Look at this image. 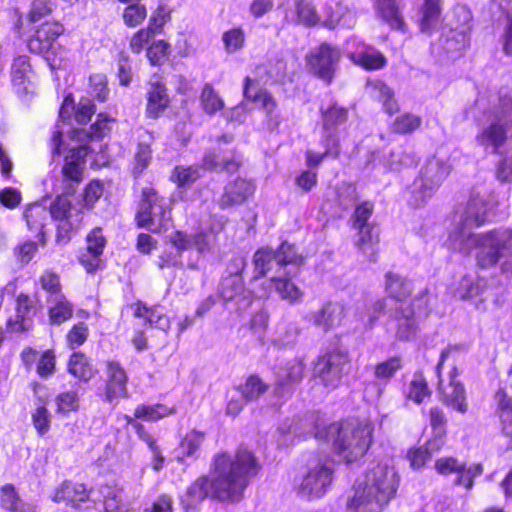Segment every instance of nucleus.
I'll list each match as a JSON object with an SVG mask.
<instances>
[{"label":"nucleus","mask_w":512,"mask_h":512,"mask_svg":"<svg viewBox=\"0 0 512 512\" xmlns=\"http://www.w3.org/2000/svg\"><path fill=\"white\" fill-rule=\"evenodd\" d=\"M261 466L254 453L240 446L234 455L220 452L214 455L211 464V476L197 478L182 496L185 508L196 507L210 497L219 501L239 502L251 478L255 477Z\"/></svg>","instance_id":"nucleus-1"},{"label":"nucleus","mask_w":512,"mask_h":512,"mask_svg":"<svg viewBox=\"0 0 512 512\" xmlns=\"http://www.w3.org/2000/svg\"><path fill=\"white\" fill-rule=\"evenodd\" d=\"M114 119L107 114L100 113L97 120L89 127L79 128L73 131V138L82 142L78 147L70 149L64 160L62 167V191L51 203L50 217L55 220H69L71 216V202L66 197L72 195L83 180L85 168V159L93 153L96 148L94 141H99L111 130V124Z\"/></svg>","instance_id":"nucleus-2"},{"label":"nucleus","mask_w":512,"mask_h":512,"mask_svg":"<svg viewBox=\"0 0 512 512\" xmlns=\"http://www.w3.org/2000/svg\"><path fill=\"white\" fill-rule=\"evenodd\" d=\"M473 228L459 220L449 233L448 248L465 256L478 248L476 262L480 268L499 265L503 273L512 272V228L501 227L480 234L474 233Z\"/></svg>","instance_id":"nucleus-3"},{"label":"nucleus","mask_w":512,"mask_h":512,"mask_svg":"<svg viewBox=\"0 0 512 512\" xmlns=\"http://www.w3.org/2000/svg\"><path fill=\"white\" fill-rule=\"evenodd\" d=\"M397 488L395 470L378 464L355 481L352 495L346 501V512H382L395 496Z\"/></svg>","instance_id":"nucleus-4"},{"label":"nucleus","mask_w":512,"mask_h":512,"mask_svg":"<svg viewBox=\"0 0 512 512\" xmlns=\"http://www.w3.org/2000/svg\"><path fill=\"white\" fill-rule=\"evenodd\" d=\"M372 428L358 420L334 422L319 430L316 437L333 443L334 449L347 463L356 461L368 450L371 443Z\"/></svg>","instance_id":"nucleus-5"},{"label":"nucleus","mask_w":512,"mask_h":512,"mask_svg":"<svg viewBox=\"0 0 512 512\" xmlns=\"http://www.w3.org/2000/svg\"><path fill=\"white\" fill-rule=\"evenodd\" d=\"M450 171L451 165L447 157L434 155L427 159L410 187L409 205L414 208L422 207L439 189Z\"/></svg>","instance_id":"nucleus-6"},{"label":"nucleus","mask_w":512,"mask_h":512,"mask_svg":"<svg viewBox=\"0 0 512 512\" xmlns=\"http://www.w3.org/2000/svg\"><path fill=\"white\" fill-rule=\"evenodd\" d=\"M303 263V257L299 255L294 245L283 242L276 250L272 248H260L253 255V275L251 282L265 277L270 271L278 272L281 268L291 265L299 267Z\"/></svg>","instance_id":"nucleus-7"},{"label":"nucleus","mask_w":512,"mask_h":512,"mask_svg":"<svg viewBox=\"0 0 512 512\" xmlns=\"http://www.w3.org/2000/svg\"><path fill=\"white\" fill-rule=\"evenodd\" d=\"M136 219L138 226L156 233L168 226L171 213L163 197L152 188H144Z\"/></svg>","instance_id":"nucleus-8"},{"label":"nucleus","mask_w":512,"mask_h":512,"mask_svg":"<svg viewBox=\"0 0 512 512\" xmlns=\"http://www.w3.org/2000/svg\"><path fill=\"white\" fill-rule=\"evenodd\" d=\"M334 462L325 458L308 467L300 483L297 485V493L307 499L322 497L333 480Z\"/></svg>","instance_id":"nucleus-9"},{"label":"nucleus","mask_w":512,"mask_h":512,"mask_svg":"<svg viewBox=\"0 0 512 512\" xmlns=\"http://www.w3.org/2000/svg\"><path fill=\"white\" fill-rule=\"evenodd\" d=\"M305 59L308 71L329 85L341 60V51L338 47L324 42L311 49Z\"/></svg>","instance_id":"nucleus-10"},{"label":"nucleus","mask_w":512,"mask_h":512,"mask_svg":"<svg viewBox=\"0 0 512 512\" xmlns=\"http://www.w3.org/2000/svg\"><path fill=\"white\" fill-rule=\"evenodd\" d=\"M350 368L347 353L335 350L319 357L314 366V375L329 389H335Z\"/></svg>","instance_id":"nucleus-11"},{"label":"nucleus","mask_w":512,"mask_h":512,"mask_svg":"<svg viewBox=\"0 0 512 512\" xmlns=\"http://www.w3.org/2000/svg\"><path fill=\"white\" fill-rule=\"evenodd\" d=\"M232 140L231 135H222L218 139L217 147L205 151L201 160V168L213 172H236L242 165V156L233 148L228 149L221 146L222 141L231 143Z\"/></svg>","instance_id":"nucleus-12"},{"label":"nucleus","mask_w":512,"mask_h":512,"mask_svg":"<svg viewBox=\"0 0 512 512\" xmlns=\"http://www.w3.org/2000/svg\"><path fill=\"white\" fill-rule=\"evenodd\" d=\"M435 469L440 475L456 474L454 484L464 486L467 490L472 489L474 479L483 473V466L480 463L469 467L454 457H442L436 460Z\"/></svg>","instance_id":"nucleus-13"},{"label":"nucleus","mask_w":512,"mask_h":512,"mask_svg":"<svg viewBox=\"0 0 512 512\" xmlns=\"http://www.w3.org/2000/svg\"><path fill=\"white\" fill-rule=\"evenodd\" d=\"M304 364L300 359H292L276 372L274 395L280 399H287L293 393V387L303 379Z\"/></svg>","instance_id":"nucleus-14"},{"label":"nucleus","mask_w":512,"mask_h":512,"mask_svg":"<svg viewBox=\"0 0 512 512\" xmlns=\"http://www.w3.org/2000/svg\"><path fill=\"white\" fill-rule=\"evenodd\" d=\"M128 376L124 368L117 361H108L106 364V387L104 400L113 404L119 398L128 396Z\"/></svg>","instance_id":"nucleus-15"},{"label":"nucleus","mask_w":512,"mask_h":512,"mask_svg":"<svg viewBox=\"0 0 512 512\" xmlns=\"http://www.w3.org/2000/svg\"><path fill=\"white\" fill-rule=\"evenodd\" d=\"M219 296L225 302L236 300L238 309H246L252 303V293L245 289L241 276L223 275L219 285Z\"/></svg>","instance_id":"nucleus-16"},{"label":"nucleus","mask_w":512,"mask_h":512,"mask_svg":"<svg viewBox=\"0 0 512 512\" xmlns=\"http://www.w3.org/2000/svg\"><path fill=\"white\" fill-rule=\"evenodd\" d=\"M168 238L169 242L178 253H182L192 248H195L199 254H205L212 250L211 237L204 231H198L193 234H188L183 231H175L169 235Z\"/></svg>","instance_id":"nucleus-17"},{"label":"nucleus","mask_w":512,"mask_h":512,"mask_svg":"<svg viewBox=\"0 0 512 512\" xmlns=\"http://www.w3.org/2000/svg\"><path fill=\"white\" fill-rule=\"evenodd\" d=\"M253 192V183L238 177L225 185L223 193L215 202L220 209L225 210L242 204Z\"/></svg>","instance_id":"nucleus-18"},{"label":"nucleus","mask_w":512,"mask_h":512,"mask_svg":"<svg viewBox=\"0 0 512 512\" xmlns=\"http://www.w3.org/2000/svg\"><path fill=\"white\" fill-rule=\"evenodd\" d=\"M401 368L402 360L398 356L390 357L389 359L376 364L373 367V375L376 380L367 383L365 392L368 393L371 388L375 392L374 397L379 399L384 390L383 384H387Z\"/></svg>","instance_id":"nucleus-19"},{"label":"nucleus","mask_w":512,"mask_h":512,"mask_svg":"<svg viewBox=\"0 0 512 512\" xmlns=\"http://www.w3.org/2000/svg\"><path fill=\"white\" fill-rule=\"evenodd\" d=\"M87 253L79 257L80 263L85 267L87 272H94L99 265L100 256L106 244V240L102 234L101 228L93 229L86 238Z\"/></svg>","instance_id":"nucleus-20"},{"label":"nucleus","mask_w":512,"mask_h":512,"mask_svg":"<svg viewBox=\"0 0 512 512\" xmlns=\"http://www.w3.org/2000/svg\"><path fill=\"white\" fill-rule=\"evenodd\" d=\"M169 104L170 97L165 84L158 80L150 82L147 89V117L157 119L168 108Z\"/></svg>","instance_id":"nucleus-21"},{"label":"nucleus","mask_w":512,"mask_h":512,"mask_svg":"<svg viewBox=\"0 0 512 512\" xmlns=\"http://www.w3.org/2000/svg\"><path fill=\"white\" fill-rule=\"evenodd\" d=\"M63 30V26L57 22L44 23L28 42L30 51L38 54L48 52Z\"/></svg>","instance_id":"nucleus-22"},{"label":"nucleus","mask_w":512,"mask_h":512,"mask_svg":"<svg viewBox=\"0 0 512 512\" xmlns=\"http://www.w3.org/2000/svg\"><path fill=\"white\" fill-rule=\"evenodd\" d=\"M345 316V308L338 302H328L322 308L311 314L310 319L313 324L323 331L338 326Z\"/></svg>","instance_id":"nucleus-23"},{"label":"nucleus","mask_w":512,"mask_h":512,"mask_svg":"<svg viewBox=\"0 0 512 512\" xmlns=\"http://www.w3.org/2000/svg\"><path fill=\"white\" fill-rule=\"evenodd\" d=\"M402 0H376V14L392 29L404 32L406 23L402 14Z\"/></svg>","instance_id":"nucleus-24"},{"label":"nucleus","mask_w":512,"mask_h":512,"mask_svg":"<svg viewBox=\"0 0 512 512\" xmlns=\"http://www.w3.org/2000/svg\"><path fill=\"white\" fill-rule=\"evenodd\" d=\"M506 125L498 114L494 115L493 121L477 136V141L482 146H492L494 153H498V149L507 139Z\"/></svg>","instance_id":"nucleus-25"},{"label":"nucleus","mask_w":512,"mask_h":512,"mask_svg":"<svg viewBox=\"0 0 512 512\" xmlns=\"http://www.w3.org/2000/svg\"><path fill=\"white\" fill-rule=\"evenodd\" d=\"M456 368L450 373L451 381L449 385L442 389L441 384L439 389L442 391V400L445 404L452 406L458 412L464 414L467 412L466 391L462 383L455 379Z\"/></svg>","instance_id":"nucleus-26"},{"label":"nucleus","mask_w":512,"mask_h":512,"mask_svg":"<svg viewBox=\"0 0 512 512\" xmlns=\"http://www.w3.org/2000/svg\"><path fill=\"white\" fill-rule=\"evenodd\" d=\"M397 321L396 337L400 340H410L416 335L417 322L415 311L411 304H401L395 309Z\"/></svg>","instance_id":"nucleus-27"},{"label":"nucleus","mask_w":512,"mask_h":512,"mask_svg":"<svg viewBox=\"0 0 512 512\" xmlns=\"http://www.w3.org/2000/svg\"><path fill=\"white\" fill-rule=\"evenodd\" d=\"M251 88H257V81L250 77L245 78L244 84V96L246 99L252 102H259L261 107L265 110L267 117L270 121H274L278 124V119L275 114L277 103L275 98L267 90H258L254 94H251Z\"/></svg>","instance_id":"nucleus-28"},{"label":"nucleus","mask_w":512,"mask_h":512,"mask_svg":"<svg viewBox=\"0 0 512 512\" xmlns=\"http://www.w3.org/2000/svg\"><path fill=\"white\" fill-rule=\"evenodd\" d=\"M88 499L86 487L80 483L64 481L59 488L55 490L53 500L55 502H64L67 505L78 507L80 502Z\"/></svg>","instance_id":"nucleus-29"},{"label":"nucleus","mask_w":512,"mask_h":512,"mask_svg":"<svg viewBox=\"0 0 512 512\" xmlns=\"http://www.w3.org/2000/svg\"><path fill=\"white\" fill-rule=\"evenodd\" d=\"M486 218L487 204L485 200L480 196H472L460 214L459 220L464 224L478 227L485 223Z\"/></svg>","instance_id":"nucleus-30"},{"label":"nucleus","mask_w":512,"mask_h":512,"mask_svg":"<svg viewBox=\"0 0 512 512\" xmlns=\"http://www.w3.org/2000/svg\"><path fill=\"white\" fill-rule=\"evenodd\" d=\"M23 216L28 229L40 236V241L44 244V227L46 221L50 218L48 209L39 203H34L25 209Z\"/></svg>","instance_id":"nucleus-31"},{"label":"nucleus","mask_w":512,"mask_h":512,"mask_svg":"<svg viewBox=\"0 0 512 512\" xmlns=\"http://www.w3.org/2000/svg\"><path fill=\"white\" fill-rule=\"evenodd\" d=\"M0 506L6 512H35L32 505L20 498L12 484L0 488Z\"/></svg>","instance_id":"nucleus-32"},{"label":"nucleus","mask_w":512,"mask_h":512,"mask_svg":"<svg viewBox=\"0 0 512 512\" xmlns=\"http://www.w3.org/2000/svg\"><path fill=\"white\" fill-rule=\"evenodd\" d=\"M354 229L358 231L356 246L371 262H376L377 251L374 246L378 242V229L372 224L363 225V227H356Z\"/></svg>","instance_id":"nucleus-33"},{"label":"nucleus","mask_w":512,"mask_h":512,"mask_svg":"<svg viewBox=\"0 0 512 512\" xmlns=\"http://www.w3.org/2000/svg\"><path fill=\"white\" fill-rule=\"evenodd\" d=\"M349 58L366 70H378L386 65L385 56L375 48L369 46L361 51L350 53Z\"/></svg>","instance_id":"nucleus-34"},{"label":"nucleus","mask_w":512,"mask_h":512,"mask_svg":"<svg viewBox=\"0 0 512 512\" xmlns=\"http://www.w3.org/2000/svg\"><path fill=\"white\" fill-rule=\"evenodd\" d=\"M49 321L53 325H60L69 320L73 315V307L63 294H57L49 298Z\"/></svg>","instance_id":"nucleus-35"},{"label":"nucleus","mask_w":512,"mask_h":512,"mask_svg":"<svg viewBox=\"0 0 512 512\" xmlns=\"http://www.w3.org/2000/svg\"><path fill=\"white\" fill-rule=\"evenodd\" d=\"M297 268L292 266L284 276H274L271 281L274 282L276 291L280 294L283 299H287L290 302H295L300 299L302 293L299 288L290 280V277L296 274Z\"/></svg>","instance_id":"nucleus-36"},{"label":"nucleus","mask_w":512,"mask_h":512,"mask_svg":"<svg viewBox=\"0 0 512 512\" xmlns=\"http://www.w3.org/2000/svg\"><path fill=\"white\" fill-rule=\"evenodd\" d=\"M385 279V288L390 297L402 301L411 294L412 283L410 280L393 272L386 273Z\"/></svg>","instance_id":"nucleus-37"},{"label":"nucleus","mask_w":512,"mask_h":512,"mask_svg":"<svg viewBox=\"0 0 512 512\" xmlns=\"http://www.w3.org/2000/svg\"><path fill=\"white\" fill-rule=\"evenodd\" d=\"M442 0H424L421 12L420 29L424 33H430L438 24L441 15Z\"/></svg>","instance_id":"nucleus-38"},{"label":"nucleus","mask_w":512,"mask_h":512,"mask_svg":"<svg viewBox=\"0 0 512 512\" xmlns=\"http://www.w3.org/2000/svg\"><path fill=\"white\" fill-rule=\"evenodd\" d=\"M68 371L74 377L82 381H88L94 376L93 366L90 364L88 358L80 352H75L71 355L68 363Z\"/></svg>","instance_id":"nucleus-39"},{"label":"nucleus","mask_w":512,"mask_h":512,"mask_svg":"<svg viewBox=\"0 0 512 512\" xmlns=\"http://www.w3.org/2000/svg\"><path fill=\"white\" fill-rule=\"evenodd\" d=\"M431 395L427 380L422 372H415L409 383L406 397L416 404H421L426 397Z\"/></svg>","instance_id":"nucleus-40"},{"label":"nucleus","mask_w":512,"mask_h":512,"mask_svg":"<svg viewBox=\"0 0 512 512\" xmlns=\"http://www.w3.org/2000/svg\"><path fill=\"white\" fill-rule=\"evenodd\" d=\"M269 388V385L262 381L257 375H251L244 384L239 387L242 398L245 402L257 400Z\"/></svg>","instance_id":"nucleus-41"},{"label":"nucleus","mask_w":512,"mask_h":512,"mask_svg":"<svg viewBox=\"0 0 512 512\" xmlns=\"http://www.w3.org/2000/svg\"><path fill=\"white\" fill-rule=\"evenodd\" d=\"M32 75V67L28 56L21 55L13 60L11 66L12 82L16 86H22L30 81Z\"/></svg>","instance_id":"nucleus-42"},{"label":"nucleus","mask_w":512,"mask_h":512,"mask_svg":"<svg viewBox=\"0 0 512 512\" xmlns=\"http://www.w3.org/2000/svg\"><path fill=\"white\" fill-rule=\"evenodd\" d=\"M348 110L336 104L322 111L323 130L337 132V127L346 122Z\"/></svg>","instance_id":"nucleus-43"},{"label":"nucleus","mask_w":512,"mask_h":512,"mask_svg":"<svg viewBox=\"0 0 512 512\" xmlns=\"http://www.w3.org/2000/svg\"><path fill=\"white\" fill-rule=\"evenodd\" d=\"M173 408H167L162 404L138 405L134 411V417L147 421H157L167 415L173 414Z\"/></svg>","instance_id":"nucleus-44"},{"label":"nucleus","mask_w":512,"mask_h":512,"mask_svg":"<svg viewBox=\"0 0 512 512\" xmlns=\"http://www.w3.org/2000/svg\"><path fill=\"white\" fill-rule=\"evenodd\" d=\"M421 123V117L412 113H404L395 118L391 129L397 134H409L418 129Z\"/></svg>","instance_id":"nucleus-45"},{"label":"nucleus","mask_w":512,"mask_h":512,"mask_svg":"<svg viewBox=\"0 0 512 512\" xmlns=\"http://www.w3.org/2000/svg\"><path fill=\"white\" fill-rule=\"evenodd\" d=\"M295 10L298 23L305 26H314L319 23V16L313 4L308 0H297Z\"/></svg>","instance_id":"nucleus-46"},{"label":"nucleus","mask_w":512,"mask_h":512,"mask_svg":"<svg viewBox=\"0 0 512 512\" xmlns=\"http://www.w3.org/2000/svg\"><path fill=\"white\" fill-rule=\"evenodd\" d=\"M201 104L207 114L213 115L224 106L222 98L215 92L211 84L204 85L201 93Z\"/></svg>","instance_id":"nucleus-47"},{"label":"nucleus","mask_w":512,"mask_h":512,"mask_svg":"<svg viewBox=\"0 0 512 512\" xmlns=\"http://www.w3.org/2000/svg\"><path fill=\"white\" fill-rule=\"evenodd\" d=\"M374 88L378 93L379 100L382 102L384 111L389 115L397 113L399 111V105L394 99L392 89L383 82H378Z\"/></svg>","instance_id":"nucleus-48"},{"label":"nucleus","mask_w":512,"mask_h":512,"mask_svg":"<svg viewBox=\"0 0 512 512\" xmlns=\"http://www.w3.org/2000/svg\"><path fill=\"white\" fill-rule=\"evenodd\" d=\"M386 161L391 170H400L403 166L408 167L416 164L415 156L405 153L401 147L391 150Z\"/></svg>","instance_id":"nucleus-49"},{"label":"nucleus","mask_w":512,"mask_h":512,"mask_svg":"<svg viewBox=\"0 0 512 512\" xmlns=\"http://www.w3.org/2000/svg\"><path fill=\"white\" fill-rule=\"evenodd\" d=\"M204 438L205 434L197 430H193L190 433H188L180 443V448L182 450L183 456H195L196 452L202 445Z\"/></svg>","instance_id":"nucleus-50"},{"label":"nucleus","mask_w":512,"mask_h":512,"mask_svg":"<svg viewBox=\"0 0 512 512\" xmlns=\"http://www.w3.org/2000/svg\"><path fill=\"white\" fill-rule=\"evenodd\" d=\"M123 12V21L129 27H136L146 18L147 11L144 5L138 1L130 2Z\"/></svg>","instance_id":"nucleus-51"},{"label":"nucleus","mask_w":512,"mask_h":512,"mask_svg":"<svg viewBox=\"0 0 512 512\" xmlns=\"http://www.w3.org/2000/svg\"><path fill=\"white\" fill-rule=\"evenodd\" d=\"M171 177L179 187H187L200 178V173L195 167L177 166Z\"/></svg>","instance_id":"nucleus-52"},{"label":"nucleus","mask_w":512,"mask_h":512,"mask_svg":"<svg viewBox=\"0 0 512 512\" xmlns=\"http://www.w3.org/2000/svg\"><path fill=\"white\" fill-rule=\"evenodd\" d=\"M57 405V412L67 414L72 411H77L79 408V396L77 392L66 391L60 393L55 399Z\"/></svg>","instance_id":"nucleus-53"},{"label":"nucleus","mask_w":512,"mask_h":512,"mask_svg":"<svg viewBox=\"0 0 512 512\" xmlns=\"http://www.w3.org/2000/svg\"><path fill=\"white\" fill-rule=\"evenodd\" d=\"M373 213V204L366 201L356 206L353 215L351 216L352 228L363 227V225L370 224L368 221Z\"/></svg>","instance_id":"nucleus-54"},{"label":"nucleus","mask_w":512,"mask_h":512,"mask_svg":"<svg viewBox=\"0 0 512 512\" xmlns=\"http://www.w3.org/2000/svg\"><path fill=\"white\" fill-rule=\"evenodd\" d=\"M90 94L100 102H105L108 98L109 90L107 88L106 77L103 74L90 76Z\"/></svg>","instance_id":"nucleus-55"},{"label":"nucleus","mask_w":512,"mask_h":512,"mask_svg":"<svg viewBox=\"0 0 512 512\" xmlns=\"http://www.w3.org/2000/svg\"><path fill=\"white\" fill-rule=\"evenodd\" d=\"M52 12V5L48 0H33L28 20L35 23L48 16Z\"/></svg>","instance_id":"nucleus-56"},{"label":"nucleus","mask_w":512,"mask_h":512,"mask_svg":"<svg viewBox=\"0 0 512 512\" xmlns=\"http://www.w3.org/2000/svg\"><path fill=\"white\" fill-rule=\"evenodd\" d=\"M223 42L228 53H233L240 49L244 43V33L241 29H232L223 34Z\"/></svg>","instance_id":"nucleus-57"},{"label":"nucleus","mask_w":512,"mask_h":512,"mask_svg":"<svg viewBox=\"0 0 512 512\" xmlns=\"http://www.w3.org/2000/svg\"><path fill=\"white\" fill-rule=\"evenodd\" d=\"M322 144L325 147L324 152L329 157L337 158L340 155V142L337 132L323 130Z\"/></svg>","instance_id":"nucleus-58"},{"label":"nucleus","mask_w":512,"mask_h":512,"mask_svg":"<svg viewBox=\"0 0 512 512\" xmlns=\"http://www.w3.org/2000/svg\"><path fill=\"white\" fill-rule=\"evenodd\" d=\"M169 44L163 40L154 42L147 50V57L152 65H159L168 55Z\"/></svg>","instance_id":"nucleus-59"},{"label":"nucleus","mask_w":512,"mask_h":512,"mask_svg":"<svg viewBox=\"0 0 512 512\" xmlns=\"http://www.w3.org/2000/svg\"><path fill=\"white\" fill-rule=\"evenodd\" d=\"M88 337V328L85 323L75 324L67 334V341L70 348L82 345Z\"/></svg>","instance_id":"nucleus-60"},{"label":"nucleus","mask_w":512,"mask_h":512,"mask_svg":"<svg viewBox=\"0 0 512 512\" xmlns=\"http://www.w3.org/2000/svg\"><path fill=\"white\" fill-rule=\"evenodd\" d=\"M499 115L501 120L505 123L512 124V94H501L499 96V103L494 109V115Z\"/></svg>","instance_id":"nucleus-61"},{"label":"nucleus","mask_w":512,"mask_h":512,"mask_svg":"<svg viewBox=\"0 0 512 512\" xmlns=\"http://www.w3.org/2000/svg\"><path fill=\"white\" fill-rule=\"evenodd\" d=\"M41 287L50 293V298L61 293L59 276L51 271H45L40 277Z\"/></svg>","instance_id":"nucleus-62"},{"label":"nucleus","mask_w":512,"mask_h":512,"mask_svg":"<svg viewBox=\"0 0 512 512\" xmlns=\"http://www.w3.org/2000/svg\"><path fill=\"white\" fill-rule=\"evenodd\" d=\"M32 420L35 429L40 435L48 432L50 428V413L44 406L38 407L32 413Z\"/></svg>","instance_id":"nucleus-63"},{"label":"nucleus","mask_w":512,"mask_h":512,"mask_svg":"<svg viewBox=\"0 0 512 512\" xmlns=\"http://www.w3.org/2000/svg\"><path fill=\"white\" fill-rule=\"evenodd\" d=\"M37 252V244L33 241H26L14 248V255L22 265L28 264Z\"/></svg>","instance_id":"nucleus-64"}]
</instances>
